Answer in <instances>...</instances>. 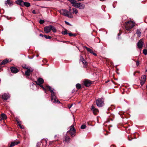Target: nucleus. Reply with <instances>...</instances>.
Listing matches in <instances>:
<instances>
[{
    "instance_id": "obj_1",
    "label": "nucleus",
    "mask_w": 147,
    "mask_h": 147,
    "mask_svg": "<svg viewBox=\"0 0 147 147\" xmlns=\"http://www.w3.org/2000/svg\"><path fill=\"white\" fill-rule=\"evenodd\" d=\"M69 1L72 4L73 6L76 8H79L80 9H83L85 7L84 4L80 3H77V1L75 0H67Z\"/></svg>"
},
{
    "instance_id": "obj_2",
    "label": "nucleus",
    "mask_w": 147,
    "mask_h": 147,
    "mask_svg": "<svg viewBox=\"0 0 147 147\" xmlns=\"http://www.w3.org/2000/svg\"><path fill=\"white\" fill-rule=\"evenodd\" d=\"M125 26L127 30L130 32L131 31V29L135 26V25L131 21H130L125 22Z\"/></svg>"
},
{
    "instance_id": "obj_3",
    "label": "nucleus",
    "mask_w": 147,
    "mask_h": 147,
    "mask_svg": "<svg viewBox=\"0 0 147 147\" xmlns=\"http://www.w3.org/2000/svg\"><path fill=\"white\" fill-rule=\"evenodd\" d=\"M51 101L54 103H60V101L58 100L56 97L55 96V93L53 91H51Z\"/></svg>"
},
{
    "instance_id": "obj_4",
    "label": "nucleus",
    "mask_w": 147,
    "mask_h": 147,
    "mask_svg": "<svg viewBox=\"0 0 147 147\" xmlns=\"http://www.w3.org/2000/svg\"><path fill=\"white\" fill-rule=\"evenodd\" d=\"M69 130L67 131V133H69L72 137H74L75 136L76 130L74 127V125H71L69 127Z\"/></svg>"
},
{
    "instance_id": "obj_5",
    "label": "nucleus",
    "mask_w": 147,
    "mask_h": 147,
    "mask_svg": "<svg viewBox=\"0 0 147 147\" xmlns=\"http://www.w3.org/2000/svg\"><path fill=\"white\" fill-rule=\"evenodd\" d=\"M96 104L98 107H102L104 105V101L102 99L100 98H98L96 100Z\"/></svg>"
},
{
    "instance_id": "obj_6",
    "label": "nucleus",
    "mask_w": 147,
    "mask_h": 147,
    "mask_svg": "<svg viewBox=\"0 0 147 147\" xmlns=\"http://www.w3.org/2000/svg\"><path fill=\"white\" fill-rule=\"evenodd\" d=\"M83 84L86 87L90 86L92 84V82L88 79H86L83 81Z\"/></svg>"
},
{
    "instance_id": "obj_7",
    "label": "nucleus",
    "mask_w": 147,
    "mask_h": 147,
    "mask_svg": "<svg viewBox=\"0 0 147 147\" xmlns=\"http://www.w3.org/2000/svg\"><path fill=\"white\" fill-rule=\"evenodd\" d=\"M80 62H82V63L84 65V68L86 67L88 65V63L82 56H80Z\"/></svg>"
},
{
    "instance_id": "obj_8",
    "label": "nucleus",
    "mask_w": 147,
    "mask_h": 147,
    "mask_svg": "<svg viewBox=\"0 0 147 147\" xmlns=\"http://www.w3.org/2000/svg\"><path fill=\"white\" fill-rule=\"evenodd\" d=\"M52 25L45 26L44 28V31L46 33L49 32L51 30Z\"/></svg>"
},
{
    "instance_id": "obj_9",
    "label": "nucleus",
    "mask_w": 147,
    "mask_h": 147,
    "mask_svg": "<svg viewBox=\"0 0 147 147\" xmlns=\"http://www.w3.org/2000/svg\"><path fill=\"white\" fill-rule=\"evenodd\" d=\"M35 82L36 84L38 85L42 84L44 82L43 79L41 78H39L37 80V81H35Z\"/></svg>"
},
{
    "instance_id": "obj_10",
    "label": "nucleus",
    "mask_w": 147,
    "mask_h": 147,
    "mask_svg": "<svg viewBox=\"0 0 147 147\" xmlns=\"http://www.w3.org/2000/svg\"><path fill=\"white\" fill-rule=\"evenodd\" d=\"M91 110L94 115H96L99 113V111L98 109H97L95 108L93 105L92 106Z\"/></svg>"
},
{
    "instance_id": "obj_11",
    "label": "nucleus",
    "mask_w": 147,
    "mask_h": 147,
    "mask_svg": "<svg viewBox=\"0 0 147 147\" xmlns=\"http://www.w3.org/2000/svg\"><path fill=\"white\" fill-rule=\"evenodd\" d=\"M11 72L13 73L16 74L19 71V70L16 67H12L10 68Z\"/></svg>"
},
{
    "instance_id": "obj_12",
    "label": "nucleus",
    "mask_w": 147,
    "mask_h": 147,
    "mask_svg": "<svg viewBox=\"0 0 147 147\" xmlns=\"http://www.w3.org/2000/svg\"><path fill=\"white\" fill-rule=\"evenodd\" d=\"M33 71V69H28L25 71V74L26 76L28 77L30 76L31 73Z\"/></svg>"
},
{
    "instance_id": "obj_13",
    "label": "nucleus",
    "mask_w": 147,
    "mask_h": 147,
    "mask_svg": "<svg viewBox=\"0 0 147 147\" xmlns=\"http://www.w3.org/2000/svg\"><path fill=\"white\" fill-rule=\"evenodd\" d=\"M143 42L140 40H139V42H138L137 46L139 49H141L143 47Z\"/></svg>"
},
{
    "instance_id": "obj_14",
    "label": "nucleus",
    "mask_w": 147,
    "mask_h": 147,
    "mask_svg": "<svg viewBox=\"0 0 147 147\" xmlns=\"http://www.w3.org/2000/svg\"><path fill=\"white\" fill-rule=\"evenodd\" d=\"M70 140V138L68 136H66L65 137L63 140V141L65 143H68Z\"/></svg>"
},
{
    "instance_id": "obj_15",
    "label": "nucleus",
    "mask_w": 147,
    "mask_h": 147,
    "mask_svg": "<svg viewBox=\"0 0 147 147\" xmlns=\"http://www.w3.org/2000/svg\"><path fill=\"white\" fill-rule=\"evenodd\" d=\"M7 117L6 115L4 113H2L0 115V119H7Z\"/></svg>"
},
{
    "instance_id": "obj_16",
    "label": "nucleus",
    "mask_w": 147,
    "mask_h": 147,
    "mask_svg": "<svg viewBox=\"0 0 147 147\" xmlns=\"http://www.w3.org/2000/svg\"><path fill=\"white\" fill-rule=\"evenodd\" d=\"M17 123L18 125L19 126L20 128L21 129L24 128V126L22 124V122L20 121V120H16Z\"/></svg>"
},
{
    "instance_id": "obj_17",
    "label": "nucleus",
    "mask_w": 147,
    "mask_h": 147,
    "mask_svg": "<svg viewBox=\"0 0 147 147\" xmlns=\"http://www.w3.org/2000/svg\"><path fill=\"white\" fill-rule=\"evenodd\" d=\"M8 62V60L7 59H5L0 63V67H1L2 65H4Z\"/></svg>"
},
{
    "instance_id": "obj_18",
    "label": "nucleus",
    "mask_w": 147,
    "mask_h": 147,
    "mask_svg": "<svg viewBox=\"0 0 147 147\" xmlns=\"http://www.w3.org/2000/svg\"><path fill=\"white\" fill-rule=\"evenodd\" d=\"M1 98L4 100H7L8 98V96L6 93H4L1 96Z\"/></svg>"
},
{
    "instance_id": "obj_19",
    "label": "nucleus",
    "mask_w": 147,
    "mask_h": 147,
    "mask_svg": "<svg viewBox=\"0 0 147 147\" xmlns=\"http://www.w3.org/2000/svg\"><path fill=\"white\" fill-rule=\"evenodd\" d=\"M19 143V142L15 141L12 142L11 143L9 147H11L13 146H15Z\"/></svg>"
},
{
    "instance_id": "obj_20",
    "label": "nucleus",
    "mask_w": 147,
    "mask_h": 147,
    "mask_svg": "<svg viewBox=\"0 0 147 147\" xmlns=\"http://www.w3.org/2000/svg\"><path fill=\"white\" fill-rule=\"evenodd\" d=\"M46 87L48 91H49L50 92L51 91H53L54 89H52V87L49 85H46Z\"/></svg>"
},
{
    "instance_id": "obj_21",
    "label": "nucleus",
    "mask_w": 147,
    "mask_h": 147,
    "mask_svg": "<svg viewBox=\"0 0 147 147\" xmlns=\"http://www.w3.org/2000/svg\"><path fill=\"white\" fill-rule=\"evenodd\" d=\"M76 88L78 90L80 89L82 87L81 85L80 84H79V83H78V84H76Z\"/></svg>"
},
{
    "instance_id": "obj_22",
    "label": "nucleus",
    "mask_w": 147,
    "mask_h": 147,
    "mask_svg": "<svg viewBox=\"0 0 147 147\" xmlns=\"http://www.w3.org/2000/svg\"><path fill=\"white\" fill-rule=\"evenodd\" d=\"M146 76L145 75H143L142 76V77H141V79L140 80H142L146 82Z\"/></svg>"
},
{
    "instance_id": "obj_23",
    "label": "nucleus",
    "mask_w": 147,
    "mask_h": 147,
    "mask_svg": "<svg viewBox=\"0 0 147 147\" xmlns=\"http://www.w3.org/2000/svg\"><path fill=\"white\" fill-rule=\"evenodd\" d=\"M40 87H41L42 89H43V90L44 91V92L45 93H47V88L46 87H45L43 85H42V84L40 85H39Z\"/></svg>"
},
{
    "instance_id": "obj_24",
    "label": "nucleus",
    "mask_w": 147,
    "mask_h": 147,
    "mask_svg": "<svg viewBox=\"0 0 147 147\" xmlns=\"http://www.w3.org/2000/svg\"><path fill=\"white\" fill-rule=\"evenodd\" d=\"M6 2H7V3L9 5L13 4L12 1L10 0H7V1H6V2L5 3V4L6 5L7 4V3Z\"/></svg>"
},
{
    "instance_id": "obj_25",
    "label": "nucleus",
    "mask_w": 147,
    "mask_h": 147,
    "mask_svg": "<svg viewBox=\"0 0 147 147\" xmlns=\"http://www.w3.org/2000/svg\"><path fill=\"white\" fill-rule=\"evenodd\" d=\"M73 12H72V13H75L76 14H77L78 13V11L76 9L73 8L72 9Z\"/></svg>"
},
{
    "instance_id": "obj_26",
    "label": "nucleus",
    "mask_w": 147,
    "mask_h": 147,
    "mask_svg": "<svg viewBox=\"0 0 147 147\" xmlns=\"http://www.w3.org/2000/svg\"><path fill=\"white\" fill-rule=\"evenodd\" d=\"M24 3V6H25L27 7H29L30 6V3L28 2H25V3Z\"/></svg>"
},
{
    "instance_id": "obj_27",
    "label": "nucleus",
    "mask_w": 147,
    "mask_h": 147,
    "mask_svg": "<svg viewBox=\"0 0 147 147\" xmlns=\"http://www.w3.org/2000/svg\"><path fill=\"white\" fill-rule=\"evenodd\" d=\"M61 11L64 12V16H65V15H66V14H68L69 13V12L66 9H62L61 10Z\"/></svg>"
},
{
    "instance_id": "obj_28",
    "label": "nucleus",
    "mask_w": 147,
    "mask_h": 147,
    "mask_svg": "<svg viewBox=\"0 0 147 147\" xmlns=\"http://www.w3.org/2000/svg\"><path fill=\"white\" fill-rule=\"evenodd\" d=\"M136 33L138 35V36H140L141 35V32L139 29L137 30Z\"/></svg>"
},
{
    "instance_id": "obj_29",
    "label": "nucleus",
    "mask_w": 147,
    "mask_h": 147,
    "mask_svg": "<svg viewBox=\"0 0 147 147\" xmlns=\"http://www.w3.org/2000/svg\"><path fill=\"white\" fill-rule=\"evenodd\" d=\"M51 30L53 32H55L57 31L56 29L53 26H52V28H51Z\"/></svg>"
},
{
    "instance_id": "obj_30",
    "label": "nucleus",
    "mask_w": 147,
    "mask_h": 147,
    "mask_svg": "<svg viewBox=\"0 0 147 147\" xmlns=\"http://www.w3.org/2000/svg\"><path fill=\"white\" fill-rule=\"evenodd\" d=\"M115 116L113 114H111L110 117L108 119H113L114 118Z\"/></svg>"
},
{
    "instance_id": "obj_31",
    "label": "nucleus",
    "mask_w": 147,
    "mask_h": 147,
    "mask_svg": "<svg viewBox=\"0 0 147 147\" xmlns=\"http://www.w3.org/2000/svg\"><path fill=\"white\" fill-rule=\"evenodd\" d=\"M44 37L46 39H51V37L49 35H44Z\"/></svg>"
},
{
    "instance_id": "obj_32",
    "label": "nucleus",
    "mask_w": 147,
    "mask_h": 147,
    "mask_svg": "<svg viewBox=\"0 0 147 147\" xmlns=\"http://www.w3.org/2000/svg\"><path fill=\"white\" fill-rule=\"evenodd\" d=\"M70 15H69L68 14H66L65 15V16L67 17L70 18H73V15L71 14H70Z\"/></svg>"
},
{
    "instance_id": "obj_33",
    "label": "nucleus",
    "mask_w": 147,
    "mask_h": 147,
    "mask_svg": "<svg viewBox=\"0 0 147 147\" xmlns=\"http://www.w3.org/2000/svg\"><path fill=\"white\" fill-rule=\"evenodd\" d=\"M67 30L65 29V31H62V34L64 35H66L68 33H67Z\"/></svg>"
},
{
    "instance_id": "obj_34",
    "label": "nucleus",
    "mask_w": 147,
    "mask_h": 147,
    "mask_svg": "<svg viewBox=\"0 0 147 147\" xmlns=\"http://www.w3.org/2000/svg\"><path fill=\"white\" fill-rule=\"evenodd\" d=\"M42 142H38L37 144L36 147H40Z\"/></svg>"
},
{
    "instance_id": "obj_35",
    "label": "nucleus",
    "mask_w": 147,
    "mask_h": 147,
    "mask_svg": "<svg viewBox=\"0 0 147 147\" xmlns=\"http://www.w3.org/2000/svg\"><path fill=\"white\" fill-rule=\"evenodd\" d=\"M85 47V48L86 49V50H87V51L88 52H89L90 53L92 51V50L90 48H89L86 47Z\"/></svg>"
},
{
    "instance_id": "obj_36",
    "label": "nucleus",
    "mask_w": 147,
    "mask_h": 147,
    "mask_svg": "<svg viewBox=\"0 0 147 147\" xmlns=\"http://www.w3.org/2000/svg\"><path fill=\"white\" fill-rule=\"evenodd\" d=\"M143 53L145 55H146L147 54V49H144L143 50Z\"/></svg>"
},
{
    "instance_id": "obj_37",
    "label": "nucleus",
    "mask_w": 147,
    "mask_h": 147,
    "mask_svg": "<svg viewBox=\"0 0 147 147\" xmlns=\"http://www.w3.org/2000/svg\"><path fill=\"white\" fill-rule=\"evenodd\" d=\"M21 3H20V5L21 6H22V7H24V3H25V2L23 1H21Z\"/></svg>"
},
{
    "instance_id": "obj_38",
    "label": "nucleus",
    "mask_w": 147,
    "mask_h": 147,
    "mask_svg": "<svg viewBox=\"0 0 147 147\" xmlns=\"http://www.w3.org/2000/svg\"><path fill=\"white\" fill-rule=\"evenodd\" d=\"M45 22L43 20H39V23L40 24H42L45 23Z\"/></svg>"
},
{
    "instance_id": "obj_39",
    "label": "nucleus",
    "mask_w": 147,
    "mask_h": 147,
    "mask_svg": "<svg viewBox=\"0 0 147 147\" xmlns=\"http://www.w3.org/2000/svg\"><path fill=\"white\" fill-rule=\"evenodd\" d=\"M140 83L141 86H142L146 82L142 80H140Z\"/></svg>"
},
{
    "instance_id": "obj_40",
    "label": "nucleus",
    "mask_w": 147,
    "mask_h": 147,
    "mask_svg": "<svg viewBox=\"0 0 147 147\" xmlns=\"http://www.w3.org/2000/svg\"><path fill=\"white\" fill-rule=\"evenodd\" d=\"M86 126L85 125H82L81 127V128L82 129H84L86 128Z\"/></svg>"
},
{
    "instance_id": "obj_41",
    "label": "nucleus",
    "mask_w": 147,
    "mask_h": 147,
    "mask_svg": "<svg viewBox=\"0 0 147 147\" xmlns=\"http://www.w3.org/2000/svg\"><path fill=\"white\" fill-rule=\"evenodd\" d=\"M21 1H19V0H18L16 1L15 2H16V3L20 5V3L21 2Z\"/></svg>"
},
{
    "instance_id": "obj_42",
    "label": "nucleus",
    "mask_w": 147,
    "mask_h": 147,
    "mask_svg": "<svg viewBox=\"0 0 147 147\" xmlns=\"http://www.w3.org/2000/svg\"><path fill=\"white\" fill-rule=\"evenodd\" d=\"M69 14H72V12H71V7H69Z\"/></svg>"
},
{
    "instance_id": "obj_43",
    "label": "nucleus",
    "mask_w": 147,
    "mask_h": 147,
    "mask_svg": "<svg viewBox=\"0 0 147 147\" xmlns=\"http://www.w3.org/2000/svg\"><path fill=\"white\" fill-rule=\"evenodd\" d=\"M134 61L136 62V65L138 66L140 64L139 61H136L135 60Z\"/></svg>"
},
{
    "instance_id": "obj_44",
    "label": "nucleus",
    "mask_w": 147,
    "mask_h": 147,
    "mask_svg": "<svg viewBox=\"0 0 147 147\" xmlns=\"http://www.w3.org/2000/svg\"><path fill=\"white\" fill-rule=\"evenodd\" d=\"M65 24L68 25L69 26H71V25L68 22H67V21H65Z\"/></svg>"
},
{
    "instance_id": "obj_45",
    "label": "nucleus",
    "mask_w": 147,
    "mask_h": 147,
    "mask_svg": "<svg viewBox=\"0 0 147 147\" xmlns=\"http://www.w3.org/2000/svg\"><path fill=\"white\" fill-rule=\"evenodd\" d=\"M60 13L62 15L64 16V15H65L64 12H63V11H61V10L60 11Z\"/></svg>"
},
{
    "instance_id": "obj_46",
    "label": "nucleus",
    "mask_w": 147,
    "mask_h": 147,
    "mask_svg": "<svg viewBox=\"0 0 147 147\" xmlns=\"http://www.w3.org/2000/svg\"><path fill=\"white\" fill-rule=\"evenodd\" d=\"M68 34L69 36L71 37L72 36V35H73L72 34H73L71 32L69 33H68Z\"/></svg>"
},
{
    "instance_id": "obj_47",
    "label": "nucleus",
    "mask_w": 147,
    "mask_h": 147,
    "mask_svg": "<svg viewBox=\"0 0 147 147\" xmlns=\"http://www.w3.org/2000/svg\"><path fill=\"white\" fill-rule=\"evenodd\" d=\"M72 105H73L72 104H71V105H68V107L70 109L71 107L72 106Z\"/></svg>"
},
{
    "instance_id": "obj_48",
    "label": "nucleus",
    "mask_w": 147,
    "mask_h": 147,
    "mask_svg": "<svg viewBox=\"0 0 147 147\" xmlns=\"http://www.w3.org/2000/svg\"><path fill=\"white\" fill-rule=\"evenodd\" d=\"M55 141H50L49 142V144H50V145L51 144H52L53 142H55Z\"/></svg>"
},
{
    "instance_id": "obj_49",
    "label": "nucleus",
    "mask_w": 147,
    "mask_h": 147,
    "mask_svg": "<svg viewBox=\"0 0 147 147\" xmlns=\"http://www.w3.org/2000/svg\"><path fill=\"white\" fill-rule=\"evenodd\" d=\"M32 13L34 14H36V13L35 12V11L34 10L32 11Z\"/></svg>"
},
{
    "instance_id": "obj_50",
    "label": "nucleus",
    "mask_w": 147,
    "mask_h": 147,
    "mask_svg": "<svg viewBox=\"0 0 147 147\" xmlns=\"http://www.w3.org/2000/svg\"><path fill=\"white\" fill-rule=\"evenodd\" d=\"M23 68L24 69H27V70H28V69H29V68H28V67H23Z\"/></svg>"
},
{
    "instance_id": "obj_51",
    "label": "nucleus",
    "mask_w": 147,
    "mask_h": 147,
    "mask_svg": "<svg viewBox=\"0 0 147 147\" xmlns=\"http://www.w3.org/2000/svg\"><path fill=\"white\" fill-rule=\"evenodd\" d=\"M39 36H42V37H43L44 36V35L42 34H39Z\"/></svg>"
},
{
    "instance_id": "obj_52",
    "label": "nucleus",
    "mask_w": 147,
    "mask_h": 147,
    "mask_svg": "<svg viewBox=\"0 0 147 147\" xmlns=\"http://www.w3.org/2000/svg\"><path fill=\"white\" fill-rule=\"evenodd\" d=\"M121 34V32H119V33L117 34V35L118 36H119Z\"/></svg>"
},
{
    "instance_id": "obj_53",
    "label": "nucleus",
    "mask_w": 147,
    "mask_h": 147,
    "mask_svg": "<svg viewBox=\"0 0 147 147\" xmlns=\"http://www.w3.org/2000/svg\"><path fill=\"white\" fill-rule=\"evenodd\" d=\"M119 70V69H116V72L118 74H119L118 72V71Z\"/></svg>"
},
{
    "instance_id": "obj_54",
    "label": "nucleus",
    "mask_w": 147,
    "mask_h": 147,
    "mask_svg": "<svg viewBox=\"0 0 147 147\" xmlns=\"http://www.w3.org/2000/svg\"><path fill=\"white\" fill-rule=\"evenodd\" d=\"M100 117H99V116L97 117V119H100Z\"/></svg>"
},
{
    "instance_id": "obj_55",
    "label": "nucleus",
    "mask_w": 147,
    "mask_h": 147,
    "mask_svg": "<svg viewBox=\"0 0 147 147\" xmlns=\"http://www.w3.org/2000/svg\"><path fill=\"white\" fill-rule=\"evenodd\" d=\"M72 34L73 35L72 36H75L76 35L75 34Z\"/></svg>"
},
{
    "instance_id": "obj_56",
    "label": "nucleus",
    "mask_w": 147,
    "mask_h": 147,
    "mask_svg": "<svg viewBox=\"0 0 147 147\" xmlns=\"http://www.w3.org/2000/svg\"><path fill=\"white\" fill-rule=\"evenodd\" d=\"M93 54L94 55V56H96V55H97V54L96 53H93Z\"/></svg>"
},
{
    "instance_id": "obj_57",
    "label": "nucleus",
    "mask_w": 147,
    "mask_h": 147,
    "mask_svg": "<svg viewBox=\"0 0 147 147\" xmlns=\"http://www.w3.org/2000/svg\"><path fill=\"white\" fill-rule=\"evenodd\" d=\"M90 53L93 54V53H94V52H93V51L92 50V51L90 52Z\"/></svg>"
},
{
    "instance_id": "obj_58",
    "label": "nucleus",
    "mask_w": 147,
    "mask_h": 147,
    "mask_svg": "<svg viewBox=\"0 0 147 147\" xmlns=\"http://www.w3.org/2000/svg\"><path fill=\"white\" fill-rule=\"evenodd\" d=\"M136 72H135L134 73V74H133V75L134 76H135V74H136Z\"/></svg>"
},
{
    "instance_id": "obj_59",
    "label": "nucleus",
    "mask_w": 147,
    "mask_h": 147,
    "mask_svg": "<svg viewBox=\"0 0 147 147\" xmlns=\"http://www.w3.org/2000/svg\"><path fill=\"white\" fill-rule=\"evenodd\" d=\"M7 19H8V20H9V19H10L11 18H9L8 17H7Z\"/></svg>"
},
{
    "instance_id": "obj_60",
    "label": "nucleus",
    "mask_w": 147,
    "mask_h": 147,
    "mask_svg": "<svg viewBox=\"0 0 147 147\" xmlns=\"http://www.w3.org/2000/svg\"><path fill=\"white\" fill-rule=\"evenodd\" d=\"M18 119V118L17 117H15V119L16 120Z\"/></svg>"
},
{
    "instance_id": "obj_61",
    "label": "nucleus",
    "mask_w": 147,
    "mask_h": 147,
    "mask_svg": "<svg viewBox=\"0 0 147 147\" xmlns=\"http://www.w3.org/2000/svg\"><path fill=\"white\" fill-rule=\"evenodd\" d=\"M57 136V135H55V138Z\"/></svg>"
},
{
    "instance_id": "obj_62",
    "label": "nucleus",
    "mask_w": 147,
    "mask_h": 147,
    "mask_svg": "<svg viewBox=\"0 0 147 147\" xmlns=\"http://www.w3.org/2000/svg\"><path fill=\"white\" fill-rule=\"evenodd\" d=\"M136 73H140V72L139 71H136Z\"/></svg>"
},
{
    "instance_id": "obj_63",
    "label": "nucleus",
    "mask_w": 147,
    "mask_h": 147,
    "mask_svg": "<svg viewBox=\"0 0 147 147\" xmlns=\"http://www.w3.org/2000/svg\"><path fill=\"white\" fill-rule=\"evenodd\" d=\"M38 56H39V55H37V56H37V57H38Z\"/></svg>"
},
{
    "instance_id": "obj_64",
    "label": "nucleus",
    "mask_w": 147,
    "mask_h": 147,
    "mask_svg": "<svg viewBox=\"0 0 147 147\" xmlns=\"http://www.w3.org/2000/svg\"><path fill=\"white\" fill-rule=\"evenodd\" d=\"M146 72H147V69L146 70Z\"/></svg>"
}]
</instances>
